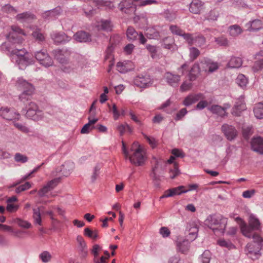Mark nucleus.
I'll list each match as a JSON object with an SVG mask.
<instances>
[{
	"mask_svg": "<svg viewBox=\"0 0 263 263\" xmlns=\"http://www.w3.org/2000/svg\"><path fill=\"white\" fill-rule=\"evenodd\" d=\"M211 258V254L209 251L205 250L201 256L202 263H209Z\"/></svg>",
	"mask_w": 263,
	"mask_h": 263,
	"instance_id": "obj_50",
	"label": "nucleus"
},
{
	"mask_svg": "<svg viewBox=\"0 0 263 263\" xmlns=\"http://www.w3.org/2000/svg\"><path fill=\"white\" fill-rule=\"evenodd\" d=\"M22 35H25L24 31L18 27L12 26V31L7 35L8 42L2 45V48L9 52V56L12 59H18L28 55L24 48H16V44H21L23 41Z\"/></svg>",
	"mask_w": 263,
	"mask_h": 263,
	"instance_id": "obj_1",
	"label": "nucleus"
},
{
	"mask_svg": "<svg viewBox=\"0 0 263 263\" xmlns=\"http://www.w3.org/2000/svg\"><path fill=\"white\" fill-rule=\"evenodd\" d=\"M0 116L7 120H13L18 119L20 115L16 113L13 109L2 107L0 109Z\"/></svg>",
	"mask_w": 263,
	"mask_h": 263,
	"instance_id": "obj_12",
	"label": "nucleus"
},
{
	"mask_svg": "<svg viewBox=\"0 0 263 263\" xmlns=\"http://www.w3.org/2000/svg\"><path fill=\"white\" fill-rule=\"evenodd\" d=\"M209 66V73H212L217 70L219 68L218 63L214 62L211 60H210Z\"/></svg>",
	"mask_w": 263,
	"mask_h": 263,
	"instance_id": "obj_60",
	"label": "nucleus"
},
{
	"mask_svg": "<svg viewBox=\"0 0 263 263\" xmlns=\"http://www.w3.org/2000/svg\"><path fill=\"white\" fill-rule=\"evenodd\" d=\"M203 98V95L201 93L190 95L184 99L183 103L185 106H189Z\"/></svg>",
	"mask_w": 263,
	"mask_h": 263,
	"instance_id": "obj_23",
	"label": "nucleus"
},
{
	"mask_svg": "<svg viewBox=\"0 0 263 263\" xmlns=\"http://www.w3.org/2000/svg\"><path fill=\"white\" fill-rule=\"evenodd\" d=\"M145 139L148 141L149 145L152 147L153 148H154L157 146V141L156 139L153 137H150L147 136L144 134H142Z\"/></svg>",
	"mask_w": 263,
	"mask_h": 263,
	"instance_id": "obj_62",
	"label": "nucleus"
},
{
	"mask_svg": "<svg viewBox=\"0 0 263 263\" xmlns=\"http://www.w3.org/2000/svg\"><path fill=\"white\" fill-rule=\"evenodd\" d=\"M13 222L17 224L20 227L29 229L31 227V224L27 221L21 219V218H16L13 220Z\"/></svg>",
	"mask_w": 263,
	"mask_h": 263,
	"instance_id": "obj_39",
	"label": "nucleus"
},
{
	"mask_svg": "<svg viewBox=\"0 0 263 263\" xmlns=\"http://www.w3.org/2000/svg\"><path fill=\"white\" fill-rule=\"evenodd\" d=\"M221 129L226 138L229 141L234 140L238 136L237 130L231 125L224 124Z\"/></svg>",
	"mask_w": 263,
	"mask_h": 263,
	"instance_id": "obj_10",
	"label": "nucleus"
},
{
	"mask_svg": "<svg viewBox=\"0 0 263 263\" xmlns=\"http://www.w3.org/2000/svg\"><path fill=\"white\" fill-rule=\"evenodd\" d=\"M219 16V12L216 9H213L209 12L206 18L209 20L216 21Z\"/></svg>",
	"mask_w": 263,
	"mask_h": 263,
	"instance_id": "obj_55",
	"label": "nucleus"
},
{
	"mask_svg": "<svg viewBox=\"0 0 263 263\" xmlns=\"http://www.w3.org/2000/svg\"><path fill=\"white\" fill-rule=\"evenodd\" d=\"M218 244L221 247H226L229 249L234 248V246L231 242L224 239L218 240Z\"/></svg>",
	"mask_w": 263,
	"mask_h": 263,
	"instance_id": "obj_56",
	"label": "nucleus"
},
{
	"mask_svg": "<svg viewBox=\"0 0 263 263\" xmlns=\"http://www.w3.org/2000/svg\"><path fill=\"white\" fill-rule=\"evenodd\" d=\"M15 60L16 63H17L21 69H23L32 62L31 59L29 57L28 54L21 58H18V59H15Z\"/></svg>",
	"mask_w": 263,
	"mask_h": 263,
	"instance_id": "obj_28",
	"label": "nucleus"
},
{
	"mask_svg": "<svg viewBox=\"0 0 263 263\" xmlns=\"http://www.w3.org/2000/svg\"><path fill=\"white\" fill-rule=\"evenodd\" d=\"M210 62V59H204L201 60L199 64V67L201 71H205L209 72V64Z\"/></svg>",
	"mask_w": 263,
	"mask_h": 263,
	"instance_id": "obj_45",
	"label": "nucleus"
},
{
	"mask_svg": "<svg viewBox=\"0 0 263 263\" xmlns=\"http://www.w3.org/2000/svg\"><path fill=\"white\" fill-rule=\"evenodd\" d=\"M170 29L172 33L180 36L182 34L183 30L176 25H171Z\"/></svg>",
	"mask_w": 263,
	"mask_h": 263,
	"instance_id": "obj_63",
	"label": "nucleus"
},
{
	"mask_svg": "<svg viewBox=\"0 0 263 263\" xmlns=\"http://www.w3.org/2000/svg\"><path fill=\"white\" fill-rule=\"evenodd\" d=\"M236 81V83L242 87L245 86L247 83V79L243 74H239Z\"/></svg>",
	"mask_w": 263,
	"mask_h": 263,
	"instance_id": "obj_54",
	"label": "nucleus"
},
{
	"mask_svg": "<svg viewBox=\"0 0 263 263\" xmlns=\"http://www.w3.org/2000/svg\"><path fill=\"white\" fill-rule=\"evenodd\" d=\"M135 84L140 88L148 87L152 84L150 77L147 75L137 76L134 80Z\"/></svg>",
	"mask_w": 263,
	"mask_h": 263,
	"instance_id": "obj_11",
	"label": "nucleus"
},
{
	"mask_svg": "<svg viewBox=\"0 0 263 263\" xmlns=\"http://www.w3.org/2000/svg\"><path fill=\"white\" fill-rule=\"evenodd\" d=\"M51 37L54 42L57 44H61L68 42L70 40L64 32H53L51 34Z\"/></svg>",
	"mask_w": 263,
	"mask_h": 263,
	"instance_id": "obj_16",
	"label": "nucleus"
},
{
	"mask_svg": "<svg viewBox=\"0 0 263 263\" xmlns=\"http://www.w3.org/2000/svg\"><path fill=\"white\" fill-rule=\"evenodd\" d=\"M158 162L156 160L155 166L152 168V172L150 176L154 181L155 185L159 186V181L160 180V176L156 174V171L158 168Z\"/></svg>",
	"mask_w": 263,
	"mask_h": 263,
	"instance_id": "obj_33",
	"label": "nucleus"
},
{
	"mask_svg": "<svg viewBox=\"0 0 263 263\" xmlns=\"http://www.w3.org/2000/svg\"><path fill=\"white\" fill-rule=\"evenodd\" d=\"M36 59L40 63L45 67H49L53 65V61L51 58L48 55L46 51L41 50L35 53Z\"/></svg>",
	"mask_w": 263,
	"mask_h": 263,
	"instance_id": "obj_8",
	"label": "nucleus"
},
{
	"mask_svg": "<svg viewBox=\"0 0 263 263\" xmlns=\"http://www.w3.org/2000/svg\"><path fill=\"white\" fill-rule=\"evenodd\" d=\"M146 35L149 39H157L159 36V33L154 28H149L146 30Z\"/></svg>",
	"mask_w": 263,
	"mask_h": 263,
	"instance_id": "obj_43",
	"label": "nucleus"
},
{
	"mask_svg": "<svg viewBox=\"0 0 263 263\" xmlns=\"http://www.w3.org/2000/svg\"><path fill=\"white\" fill-rule=\"evenodd\" d=\"M260 223L258 218L251 214L249 219V224L243 222L240 224V229L242 233L248 238L253 237V235H258L253 233L254 230H258L260 229Z\"/></svg>",
	"mask_w": 263,
	"mask_h": 263,
	"instance_id": "obj_5",
	"label": "nucleus"
},
{
	"mask_svg": "<svg viewBox=\"0 0 263 263\" xmlns=\"http://www.w3.org/2000/svg\"><path fill=\"white\" fill-rule=\"evenodd\" d=\"M204 3L200 0H193L190 5L189 10L194 14H199L203 9Z\"/></svg>",
	"mask_w": 263,
	"mask_h": 263,
	"instance_id": "obj_19",
	"label": "nucleus"
},
{
	"mask_svg": "<svg viewBox=\"0 0 263 263\" xmlns=\"http://www.w3.org/2000/svg\"><path fill=\"white\" fill-rule=\"evenodd\" d=\"M24 114L26 118L34 121H39L42 120L43 118V113L42 111L39 108H37V109H33V110H29L28 112Z\"/></svg>",
	"mask_w": 263,
	"mask_h": 263,
	"instance_id": "obj_20",
	"label": "nucleus"
},
{
	"mask_svg": "<svg viewBox=\"0 0 263 263\" xmlns=\"http://www.w3.org/2000/svg\"><path fill=\"white\" fill-rule=\"evenodd\" d=\"M170 178L171 179L175 178L180 174L178 164L176 162L174 163L172 167L170 168Z\"/></svg>",
	"mask_w": 263,
	"mask_h": 263,
	"instance_id": "obj_42",
	"label": "nucleus"
},
{
	"mask_svg": "<svg viewBox=\"0 0 263 263\" xmlns=\"http://www.w3.org/2000/svg\"><path fill=\"white\" fill-rule=\"evenodd\" d=\"M230 107L229 104H225L222 107L218 105H213L208 109L213 114L217 115L221 117H226L228 115L226 110Z\"/></svg>",
	"mask_w": 263,
	"mask_h": 263,
	"instance_id": "obj_13",
	"label": "nucleus"
},
{
	"mask_svg": "<svg viewBox=\"0 0 263 263\" xmlns=\"http://www.w3.org/2000/svg\"><path fill=\"white\" fill-rule=\"evenodd\" d=\"M194 43L199 47L202 46L205 43V38L202 35H198L194 37Z\"/></svg>",
	"mask_w": 263,
	"mask_h": 263,
	"instance_id": "obj_53",
	"label": "nucleus"
},
{
	"mask_svg": "<svg viewBox=\"0 0 263 263\" xmlns=\"http://www.w3.org/2000/svg\"><path fill=\"white\" fill-rule=\"evenodd\" d=\"M126 36L129 41L133 42L138 40L142 44H144L147 41L141 32H138L134 27L131 26L128 27L126 30Z\"/></svg>",
	"mask_w": 263,
	"mask_h": 263,
	"instance_id": "obj_7",
	"label": "nucleus"
},
{
	"mask_svg": "<svg viewBox=\"0 0 263 263\" xmlns=\"http://www.w3.org/2000/svg\"><path fill=\"white\" fill-rule=\"evenodd\" d=\"M130 61H124V62H119L117 64V70L120 73H126L130 70L128 65L130 64Z\"/></svg>",
	"mask_w": 263,
	"mask_h": 263,
	"instance_id": "obj_34",
	"label": "nucleus"
},
{
	"mask_svg": "<svg viewBox=\"0 0 263 263\" xmlns=\"http://www.w3.org/2000/svg\"><path fill=\"white\" fill-rule=\"evenodd\" d=\"M242 60L239 57H232L227 64V67L230 68H238L241 67Z\"/></svg>",
	"mask_w": 263,
	"mask_h": 263,
	"instance_id": "obj_29",
	"label": "nucleus"
},
{
	"mask_svg": "<svg viewBox=\"0 0 263 263\" xmlns=\"http://www.w3.org/2000/svg\"><path fill=\"white\" fill-rule=\"evenodd\" d=\"M61 180L60 177L55 178L49 181L46 184L49 189L53 190L60 182Z\"/></svg>",
	"mask_w": 263,
	"mask_h": 263,
	"instance_id": "obj_51",
	"label": "nucleus"
},
{
	"mask_svg": "<svg viewBox=\"0 0 263 263\" xmlns=\"http://www.w3.org/2000/svg\"><path fill=\"white\" fill-rule=\"evenodd\" d=\"M246 109V106L244 103L240 101H237L233 108L232 114L235 116H239L241 112Z\"/></svg>",
	"mask_w": 263,
	"mask_h": 263,
	"instance_id": "obj_32",
	"label": "nucleus"
},
{
	"mask_svg": "<svg viewBox=\"0 0 263 263\" xmlns=\"http://www.w3.org/2000/svg\"><path fill=\"white\" fill-rule=\"evenodd\" d=\"M180 36H182L190 46L194 44V37L192 36V34L185 33L183 31L182 34Z\"/></svg>",
	"mask_w": 263,
	"mask_h": 263,
	"instance_id": "obj_59",
	"label": "nucleus"
},
{
	"mask_svg": "<svg viewBox=\"0 0 263 263\" xmlns=\"http://www.w3.org/2000/svg\"><path fill=\"white\" fill-rule=\"evenodd\" d=\"M16 85L22 92L19 96V100L21 103H26L32 99L34 92V87L31 83L26 80L19 79L16 82Z\"/></svg>",
	"mask_w": 263,
	"mask_h": 263,
	"instance_id": "obj_4",
	"label": "nucleus"
},
{
	"mask_svg": "<svg viewBox=\"0 0 263 263\" xmlns=\"http://www.w3.org/2000/svg\"><path fill=\"white\" fill-rule=\"evenodd\" d=\"M35 18V16L29 12L20 13L16 16V20L21 23H30Z\"/></svg>",
	"mask_w": 263,
	"mask_h": 263,
	"instance_id": "obj_21",
	"label": "nucleus"
},
{
	"mask_svg": "<svg viewBox=\"0 0 263 263\" xmlns=\"http://www.w3.org/2000/svg\"><path fill=\"white\" fill-rule=\"evenodd\" d=\"M73 36L76 40L80 42L86 43L91 41L90 34L84 31L77 32Z\"/></svg>",
	"mask_w": 263,
	"mask_h": 263,
	"instance_id": "obj_22",
	"label": "nucleus"
},
{
	"mask_svg": "<svg viewBox=\"0 0 263 263\" xmlns=\"http://www.w3.org/2000/svg\"><path fill=\"white\" fill-rule=\"evenodd\" d=\"M51 190L46 185H45L42 189L38 191V195L40 197H43L46 196Z\"/></svg>",
	"mask_w": 263,
	"mask_h": 263,
	"instance_id": "obj_64",
	"label": "nucleus"
},
{
	"mask_svg": "<svg viewBox=\"0 0 263 263\" xmlns=\"http://www.w3.org/2000/svg\"><path fill=\"white\" fill-rule=\"evenodd\" d=\"M120 42V37L118 36H113L111 37L110 39V45L108 46L106 52V55L105 57V59L107 60L109 58H112V52L114 49V45L116 44L117 43H119Z\"/></svg>",
	"mask_w": 263,
	"mask_h": 263,
	"instance_id": "obj_25",
	"label": "nucleus"
},
{
	"mask_svg": "<svg viewBox=\"0 0 263 263\" xmlns=\"http://www.w3.org/2000/svg\"><path fill=\"white\" fill-rule=\"evenodd\" d=\"M32 35L35 40L39 42H43L45 40V37L40 29H36L32 33Z\"/></svg>",
	"mask_w": 263,
	"mask_h": 263,
	"instance_id": "obj_47",
	"label": "nucleus"
},
{
	"mask_svg": "<svg viewBox=\"0 0 263 263\" xmlns=\"http://www.w3.org/2000/svg\"><path fill=\"white\" fill-rule=\"evenodd\" d=\"M252 134V127H246L242 128V135L246 140H248Z\"/></svg>",
	"mask_w": 263,
	"mask_h": 263,
	"instance_id": "obj_57",
	"label": "nucleus"
},
{
	"mask_svg": "<svg viewBox=\"0 0 263 263\" xmlns=\"http://www.w3.org/2000/svg\"><path fill=\"white\" fill-rule=\"evenodd\" d=\"M254 115L257 119H263V102L257 103L254 108Z\"/></svg>",
	"mask_w": 263,
	"mask_h": 263,
	"instance_id": "obj_37",
	"label": "nucleus"
},
{
	"mask_svg": "<svg viewBox=\"0 0 263 263\" xmlns=\"http://www.w3.org/2000/svg\"><path fill=\"white\" fill-rule=\"evenodd\" d=\"M22 103L24 105L21 111L22 114L28 112L29 110H33V109L39 108L35 102L31 101V100L26 103Z\"/></svg>",
	"mask_w": 263,
	"mask_h": 263,
	"instance_id": "obj_31",
	"label": "nucleus"
},
{
	"mask_svg": "<svg viewBox=\"0 0 263 263\" xmlns=\"http://www.w3.org/2000/svg\"><path fill=\"white\" fill-rule=\"evenodd\" d=\"M190 241L189 239L182 240L178 239L176 241L177 250L182 253H186L189 250Z\"/></svg>",
	"mask_w": 263,
	"mask_h": 263,
	"instance_id": "obj_24",
	"label": "nucleus"
},
{
	"mask_svg": "<svg viewBox=\"0 0 263 263\" xmlns=\"http://www.w3.org/2000/svg\"><path fill=\"white\" fill-rule=\"evenodd\" d=\"M31 187V184L29 182H26L24 184H22L15 189V192L19 194L23 191H25Z\"/></svg>",
	"mask_w": 263,
	"mask_h": 263,
	"instance_id": "obj_49",
	"label": "nucleus"
},
{
	"mask_svg": "<svg viewBox=\"0 0 263 263\" xmlns=\"http://www.w3.org/2000/svg\"><path fill=\"white\" fill-rule=\"evenodd\" d=\"M165 78L166 82L170 85L176 87L180 81V75L175 74L171 72H166L165 74Z\"/></svg>",
	"mask_w": 263,
	"mask_h": 263,
	"instance_id": "obj_15",
	"label": "nucleus"
},
{
	"mask_svg": "<svg viewBox=\"0 0 263 263\" xmlns=\"http://www.w3.org/2000/svg\"><path fill=\"white\" fill-rule=\"evenodd\" d=\"M186 228L189 232L188 239L190 241L194 240L197 237L198 232L197 225L194 222H190L187 223Z\"/></svg>",
	"mask_w": 263,
	"mask_h": 263,
	"instance_id": "obj_17",
	"label": "nucleus"
},
{
	"mask_svg": "<svg viewBox=\"0 0 263 263\" xmlns=\"http://www.w3.org/2000/svg\"><path fill=\"white\" fill-rule=\"evenodd\" d=\"M251 149L261 155L263 154V138H254L251 142Z\"/></svg>",
	"mask_w": 263,
	"mask_h": 263,
	"instance_id": "obj_14",
	"label": "nucleus"
},
{
	"mask_svg": "<svg viewBox=\"0 0 263 263\" xmlns=\"http://www.w3.org/2000/svg\"><path fill=\"white\" fill-rule=\"evenodd\" d=\"M162 46L163 48L171 50H175L177 45L175 43L174 40L172 37H166L163 40Z\"/></svg>",
	"mask_w": 263,
	"mask_h": 263,
	"instance_id": "obj_27",
	"label": "nucleus"
},
{
	"mask_svg": "<svg viewBox=\"0 0 263 263\" xmlns=\"http://www.w3.org/2000/svg\"><path fill=\"white\" fill-rule=\"evenodd\" d=\"M201 72L198 63H195L189 73V79L191 81H194L197 79L199 74Z\"/></svg>",
	"mask_w": 263,
	"mask_h": 263,
	"instance_id": "obj_26",
	"label": "nucleus"
},
{
	"mask_svg": "<svg viewBox=\"0 0 263 263\" xmlns=\"http://www.w3.org/2000/svg\"><path fill=\"white\" fill-rule=\"evenodd\" d=\"M40 259L43 262H48L51 260L52 258V256L51 254L47 251H43L42 253L40 254L39 256Z\"/></svg>",
	"mask_w": 263,
	"mask_h": 263,
	"instance_id": "obj_46",
	"label": "nucleus"
},
{
	"mask_svg": "<svg viewBox=\"0 0 263 263\" xmlns=\"http://www.w3.org/2000/svg\"><path fill=\"white\" fill-rule=\"evenodd\" d=\"M247 30L249 31H256L263 28V22L260 20H254L246 24Z\"/></svg>",
	"mask_w": 263,
	"mask_h": 263,
	"instance_id": "obj_18",
	"label": "nucleus"
},
{
	"mask_svg": "<svg viewBox=\"0 0 263 263\" xmlns=\"http://www.w3.org/2000/svg\"><path fill=\"white\" fill-rule=\"evenodd\" d=\"M254 72H256L263 69V58L256 59L252 68Z\"/></svg>",
	"mask_w": 263,
	"mask_h": 263,
	"instance_id": "obj_41",
	"label": "nucleus"
},
{
	"mask_svg": "<svg viewBox=\"0 0 263 263\" xmlns=\"http://www.w3.org/2000/svg\"><path fill=\"white\" fill-rule=\"evenodd\" d=\"M118 8L125 13L136 14V7L133 4V0H123L119 3Z\"/></svg>",
	"mask_w": 263,
	"mask_h": 263,
	"instance_id": "obj_9",
	"label": "nucleus"
},
{
	"mask_svg": "<svg viewBox=\"0 0 263 263\" xmlns=\"http://www.w3.org/2000/svg\"><path fill=\"white\" fill-rule=\"evenodd\" d=\"M33 218L34 222L40 226L42 225V219L41 217L40 208H34L33 209Z\"/></svg>",
	"mask_w": 263,
	"mask_h": 263,
	"instance_id": "obj_38",
	"label": "nucleus"
},
{
	"mask_svg": "<svg viewBox=\"0 0 263 263\" xmlns=\"http://www.w3.org/2000/svg\"><path fill=\"white\" fill-rule=\"evenodd\" d=\"M53 55L54 58L60 63L64 64L66 63L67 60L63 53V51L61 49H55L52 51Z\"/></svg>",
	"mask_w": 263,
	"mask_h": 263,
	"instance_id": "obj_35",
	"label": "nucleus"
},
{
	"mask_svg": "<svg viewBox=\"0 0 263 263\" xmlns=\"http://www.w3.org/2000/svg\"><path fill=\"white\" fill-rule=\"evenodd\" d=\"M15 161L18 162L25 163L28 161V158L26 156L20 153H16L14 157Z\"/></svg>",
	"mask_w": 263,
	"mask_h": 263,
	"instance_id": "obj_61",
	"label": "nucleus"
},
{
	"mask_svg": "<svg viewBox=\"0 0 263 263\" xmlns=\"http://www.w3.org/2000/svg\"><path fill=\"white\" fill-rule=\"evenodd\" d=\"M200 51L195 47H191L190 48V58L192 61L196 59L200 55Z\"/></svg>",
	"mask_w": 263,
	"mask_h": 263,
	"instance_id": "obj_44",
	"label": "nucleus"
},
{
	"mask_svg": "<svg viewBox=\"0 0 263 263\" xmlns=\"http://www.w3.org/2000/svg\"><path fill=\"white\" fill-rule=\"evenodd\" d=\"M99 29L104 31H109L112 29V25L110 20H102L98 25Z\"/></svg>",
	"mask_w": 263,
	"mask_h": 263,
	"instance_id": "obj_36",
	"label": "nucleus"
},
{
	"mask_svg": "<svg viewBox=\"0 0 263 263\" xmlns=\"http://www.w3.org/2000/svg\"><path fill=\"white\" fill-rule=\"evenodd\" d=\"M60 13V8H57L55 9L45 11L42 13V16L44 19H49L59 15Z\"/></svg>",
	"mask_w": 263,
	"mask_h": 263,
	"instance_id": "obj_30",
	"label": "nucleus"
},
{
	"mask_svg": "<svg viewBox=\"0 0 263 263\" xmlns=\"http://www.w3.org/2000/svg\"><path fill=\"white\" fill-rule=\"evenodd\" d=\"M205 222L214 233L223 234L228 220L221 215H213L209 217Z\"/></svg>",
	"mask_w": 263,
	"mask_h": 263,
	"instance_id": "obj_2",
	"label": "nucleus"
},
{
	"mask_svg": "<svg viewBox=\"0 0 263 263\" xmlns=\"http://www.w3.org/2000/svg\"><path fill=\"white\" fill-rule=\"evenodd\" d=\"M229 32L230 35L236 36L241 33L242 30L239 26L235 25L229 27Z\"/></svg>",
	"mask_w": 263,
	"mask_h": 263,
	"instance_id": "obj_40",
	"label": "nucleus"
},
{
	"mask_svg": "<svg viewBox=\"0 0 263 263\" xmlns=\"http://www.w3.org/2000/svg\"><path fill=\"white\" fill-rule=\"evenodd\" d=\"M131 152H134L133 155L129 157L130 162L136 165H141L144 161V152L140 147L138 142H134L130 148Z\"/></svg>",
	"mask_w": 263,
	"mask_h": 263,
	"instance_id": "obj_6",
	"label": "nucleus"
},
{
	"mask_svg": "<svg viewBox=\"0 0 263 263\" xmlns=\"http://www.w3.org/2000/svg\"><path fill=\"white\" fill-rule=\"evenodd\" d=\"M215 42L219 46H229V41L228 39L226 37L222 36L218 37H215Z\"/></svg>",
	"mask_w": 263,
	"mask_h": 263,
	"instance_id": "obj_48",
	"label": "nucleus"
},
{
	"mask_svg": "<svg viewBox=\"0 0 263 263\" xmlns=\"http://www.w3.org/2000/svg\"><path fill=\"white\" fill-rule=\"evenodd\" d=\"M185 187L183 185L179 186L177 187L172 188L171 191L173 193V196L174 195H181L182 193H187V191H184V190H183Z\"/></svg>",
	"mask_w": 263,
	"mask_h": 263,
	"instance_id": "obj_52",
	"label": "nucleus"
},
{
	"mask_svg": "<svg viewBox=\"0 0 263 263\" xmlns=\"http://www.w3.org/2000/svg\"><path fill=\"white\" fill-rule=\"evenodd\" d=\"M101 169V166L99 164H97L94 168H93V172L92 173V175L91 176V179L92 182H94L97 179L98 176L99 175L100 173V170Z\"/></svg>",
	"mask_w": 263,
	"mask_h": 263,
	"instance_id": "obj_58",
	"label": "nucleus"
},
{
	"mask_svg": "<svg viewBox=\"0 0 263 263\" xmlns=\"http://www.w3.org/2000/svg\"><path fill=\"white\" fill-rule=\"evenodd\" d=\"M252 238L253 242L247 245L245 251L249 257L255 260L261 255L260 251L263 248V239L259 235H253Z\"/></svg>",
	"mask_w": 263,
	"mask_h": 263,
	"instance_id": "obj_3",
	"label": "nucleus"
}]
</instances>
